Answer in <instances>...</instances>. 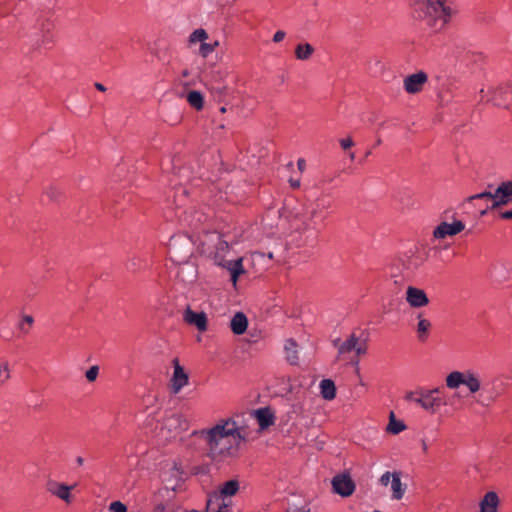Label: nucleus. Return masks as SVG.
Instances as JSON below:
<instances>
[{
    "mask_svg": "<svg viewBox=\"0 0 512 512\" xmlns=\"http://www.w3.org/2000/svg\"><path fill=\"white\" fill-rule=\"evenodd\" d=\"M192 435L204 443L206 455L214 463L236 457L245 441L242 428L232 418L220 419L212 427L195 430Z\"/></svg>",
    "mask_w": 512,
    "mask_h": 512,
    "instance_id": "nucleus-1",
    "label": "nucleus"
},
{
    "mask_svg": "<svg viewBox=\"0 0 512 512\" xmlns=\"http://www.w3.org/2000/svg\"><path fill=\"white\" fill-rule=\"evenodd\" d=\"M446 0H417L413 4L414 18L437 32L450 21L453 11L445 5Z\"/></svg>",
    "mask_w": 512,
    "mask_h": 512,
    "instance_id": "nucleus-2",
    "label": "nucleus"
},
{
    "mask_svg": "<svg viewBox=\"0 0 512 512\" xmlns=\"http://www.w3.org/2000/svg\"><path fill=\"white\" fill-rule=\"evenodd\" d=\"M331 207V201L324 196L318 197L311 208H304L302 212L293 214L292 225L296 230L305 232L310 229H316L317 220L323 221L322 212Z\"/></svg>",
    "mask_w": 512,
    "mask_h": 512,
    "instance_id": "nucleus-3",
    "label": "nucleus"
},
{
    "mask_svg": "<svg viewBox=\"0 0 512 512\" xmlns=\"http://www.w3.org/2000/svg\"><path fill=\"white\" fill-rule=\"evenodd\" d=\"M230 251V246L227 241L218 238L215 245L214 261L218 266L227 269L231 275V281L236 285L238 278L241 274L245 273L243 267V258L227 259L226 256Z\"/></svg>",
    "mask_w": 512,
    "mask_h": 512,
    "instance_id": "nucleus-4",
    "label": "nucleus"
},
{
    "mask_svg": "<svg viewBox=\"0 0 512 512\" xmlns=\"http://www.w3.org/2000/svg\"><path fill=\"white\" fill-rule=\"evenodd\" d=\"M469 202L474 200H487L491 204L487 205L485 209L481 210V215L486 214L488 209H494L502 205H507L512 202V181L502 182L494 192L484 191L470 196L467 199Z\"/></svg>",
    "mask_w": 512,
    "mask_h": 512,
    "instance_id": "nucleus-5",
    "label": "nucleus"
},
{
    "mask_svg": "<svg viewBox=\"0 0 512 512\" xmlns=\"http://www.w3.org/2000/svg\"><path fill=\"white\" fill-rule=\"evenodd\" d=\"M189 421L178 412L169 411L165 413L162 421L157 424V436L162 440H169L180 433L187 431Z\"/></svg>",
    "mask_w": 512,
    "mask_h": 512,
    "instance_id": "nucleus-6",
    "label": "nucleus"
},
{
    "mask_svg": "<svg viewBox=\"0 0 512 512\" xmlns=\"http://www.w3.org/2000/svg\"><path fill=\"white\" fill-rule=\"evenodd\" d=\"M460 385H465L471 394L480 393L483 387L479 374L473 370L453 371L447 375L446 386L449 389H457Z\"/></svg>",
    "mask_w": 512,
    "mask_h": 512,
    "instance_id": "nucleus-7",
    "label": "nucleus"
},
{
    "mask_svg": "<svg viewBox=\"0 0 512 512\" xmlns=\"http://www.w3.org/2000/svg\"><path fill=\"white\" fill-rule=\"evenodd\" d=\"M168 250L173 261L185 262L191 254V244L186 238L174 236L170 239Z\"/></svg>",
    "mask_w": 512,
    "mask_h": 512,
    "instance_id": "nucleus-8",
    "label": "nucleus"
},
{
    "mask_svg": "<svg viewBox=\"0 0 512 512\" xmlns=\"http://www.w3.org/2000/svg\"><path fill=\"white\" fill-rule=\"evenodd\" d=\"M379 483L382 486H387L389 483H391V498L393 500H401L407 489V485L403 484L401 481V472L399 471H386L379 478Z\"/></svg>",
    "mask_w": 512,
    "mask_h": 512,
    "instance_id": "nucleus-9",
    "label": "nucleus"
},
{
    "mask_svg": "<svg viewBox=\"0 0 512 512\" xmlns=\"http://www.w3.org/2000/svg\"><path fill=\"white\" fill-rule=\"evenodd\" d=\"M177 217L182 223L191 227L193 230H199L208 220L209 215L194 208L186 211L177 206Z\"/></svg>",
    "mask_w": 512,
    "mask_h": 512,
    "instance_id": "nucleus-10",
    "label": "nucleus"
},
{
    "mask_svg": "<svg viewBox=\"0 0 512 512\" xmlns=\"http://www.w3.org/2000/svg\"><path fill=\"white\" fill-rule=\"evenodd\" d=\"M333 346L337 348L339 355H345L353 351L359 356L366 353V346L360 343L359 338L355 334L349 335L345 341H341L339 338L333 340Z\"/></svg>",
    "mask_w": 512,
    "mask_h": 512,
    "instance_id": "nucleus-11",
    "label": "nucleus"
},
{
    "mask_svg": "<svg viewBox=\"0 0 512 512\" xmlns=\"http://www.w3.org/2000/svg\"><path fill=\"white\" fill-rule=\"evenodd\" d=\"M502 391V382L498 378H494L490 382L483 384L478 402L481 405H488L494 402L501 395Z\"/></svg>",
    "mask_w": 512,
    "mask_h": 512,
    "instance_id": "nucleus-12",
    "label": "nucleus"
},
{
    "mask_svg": "<svg viewBox=\"0 0 512 512\" xmlns=\"http://www.w3.org/2000/svg\"><path fill=\"white\" fill-rule=\"evenodd\" d=\"M464 229L465 224L461 220H454L452 223L443 221L433 230V237L442 240L448 236H455Z\"/></svg>",
    "mask_w": 512,
    "mask_h": 512,
    "instance_id": "nucleus-13",
    "label": "nucleus"
},
{
    "mask_svg": "<svg viewBox=\"0 0 512 512\" xmlns=\"http://www.w3.org/2000/svg\"><path fill=\"white\" fill-rule=\"evenodd\" d=\"M333 492L348 497L355 491V483L348 474H338L332 479Z\"/></svg>",
    "mask_w": 512,
    "mask_h": 512,
    "instance_id": "nucleus-14",
    "label": "nucleus"
},
{
    "mask_svg": "<svg viewBox=\"0 0 512 512\" xmlns=\"http://www.w3.org/2000/svg\"><path fill=\"white\" fill-rule=\"evenodd\" d=\"M75 486L76 485L69 486L55 480H49L46 484V489L51 495L69 504L72 501L71 490Z\"/></svg>",
    "mask_w": 512,
    "mask_h": 512,
    "instance_id": "nucleus-15",
    "label": "nucleus"
},
{
    "mask_svg": "<svg viewBox=\"0 0 512 512\" xmlns=\"http://www.w3.org/2000/svg\"><path fill=\"white\" fill-rule=\"evenodd\" d=\"M427 81V74L424 71H419L405 77L403 81L404 89L409 94L419 93Z\"/></svg>",
    "mask_w": 512,
    "mask_h": 512,
    "instance_id": "nucleus-16",
    "label": "nucleus"
},
{
    "mask_svg": "<svg viewBox=\"0 0 512 512\" xmlns=\"http://www.w3.org/2000/svg\"><path fill=\"white\" fill-rule=\"evenodd\" d=\"M440 393V388L425 390L422 408L431 414L436 413L439 407L445 404L443 399L439 396Z\"/></svg>",
    "mask_w": 512,
    "mask_h": 512,
    "instance_id": "nucleus-17",
    "label": "nucleus"
},
{
    "mask_svg": "<svg viewBox=\"0 0 512 512\" xmlns=\"http://www.w3.org/2000/svg\"><path fill=\"white\" fill-rule=\"evenodd\" d=\"M183 320L195 326L199 331L204 332L207 330V315L204 312H195L189 306L183 313Z\"/></svg>",
    "mask_w": 512,
    "mask_h": 512,
    "instance_id": "nucleus-18",
    "label": "nucleus"
},
{
    "mask_svg": "<svg viewBox=\"0 0 512 512\" xmlns=\"http://www.w3.org/2000/svg\"><path fill=\"white\" fill-rule=\"evenodd\" d=\"M174 372L171 378V388L174 394L180 392V390L188 384V374L184 371L183 367L179 364L177 358L173 360Z\"/></svg>",
    "mask_w": 512,
    "mask_h": 512,
    "instance_id": "nucleus-19",
    "label": "nucleus"
},
{
    "mask_svg": "<svg viewBox=\"0 0 512 512\" xmlns=\"http://www.w3.org/2000/svg\"><path fill=\"white\" fill-rule=\"evenodd\" d=\"M406 301L413 308H421L429 303V299L423 289L409 286L406 291Z\"/></svg>",
    "mask_w": 512,
    "mask_h": 512,
    "instance_id": "nucleus-20",
    "label": "nucleus"
},
{
    "mask_svg": "<svg viewBox=\"0 0 512 512\" xmlns=\"http://www.w3.org/2000/svg\"><path fill=\"white\" fill-rule=\"evenodd\" d=\"M37 29L39 30V34L36 33V42L39 47H47L53 43L52 22L48 20L41 21L38 23Z\"/></svg>",
    "mask_w": 512,
    "mask_h": 512,
    "instance_id": "nucleus-21",
    "label": "nucleus"
},
{
    "mask_svg": "<svg viewBox=\"0 0 512 512\" xmlns=\"http://www.w3.org/2000/svg\"><path fill=\"white\" fill-rule=\"evenodd\" d=\"M480 512H498L499 497L496 492H487L480 501Z\"/></svg>",
    "mask_w": 512,
    "mask_h": 512,
    "instance_id": "nucleus-22",
    "label": "nucleus"
},
{
    "mask_svg": "<svg viewBox=\"0 0 512 512\" xmlns=\"http://www.w3.org/2000/svg\"><path fill=\"white\" fill-rule=\"evenodd\" d=\"M260 429L264 430L274 424L275 416L270 408H260L253 411Z\"/></svg>",
    "mask_w": 512,
    "mask_h": 512,
    "instance_id": "nucleus-23",
    "label": "nucleus"
},
{
    "mask_svg": "<svg viewBox=\"0 0 512 512\" xmlns=\"http://www.w3.org/2000/svg\"><path fill=\"white\" fill-rule=\"evenodd\" d=\"M284 353L286 361L291 365L299 364V351L297 342L289 338L285 341L284 344Z\"/></svg>",
    "mask_w": 512,
    "mask_h": 512,
    "instance_id": "nucleus-24",
    "label": "nucleus"
},
{
    "mask_svg": "<svg viewBox=\"0 0 512 512\" xmlns=\"http://www.w3.org/2000/svg\"><path fill=\"white\" fill-rule=\"evenodd\" d=\"M248 326V319L242 312H237L230 321V328L235 335L245 333Z\"/></svg>",
    "mask_w": 512,
    "mask_h": 512,
    "instance_id": "nucleus-25",
    "label": "nucleus"
},
{
    "mask_svg": "<svg viewBox=\"0 0 512 512\" xmlns=\"http://www.w3.org/2000/svg\"><path fill=\"white\" fill-rule=\"evenodd\" d=\"M418 324L416 327L417 337L419 341L425 342L429 336V330L431 328V322L428 319L422 318V315L418 314Z\"/></svg>",
    "mask_w": 512,
    "mask_h": 512,
    "instance_id": "nucleus-26",
    "label": "nucleus"
},
{
    "mask_svg": "<svg viewBox=\"0 0 512 512\" xmlns=\"http://www.w3.org/2000/svg\"><path fill=\"white\" fill-rule=\"evenodd\" d=\"M320 393L325 400H333L336 396V386L331 379H323L320 382Z\"/></svg>",
    "mask_w": 512,
    "mask_h": 512,
    "instance_id": "nucleus-27",
    "label": "nucleus"
},
{
    "mask_svg": "<svg viewBox=\"0 0 512 512\" xmlns=\"http://www.w3.org/2000/svg\"><path fill=\"white\" fill-rule=\"evenodd\" d=\"M239 490V482L235 479L229 480L225 482L221 489L220 493L217 496H220V499L223 501V497L233 496Z\"/></svg>",
    "mask_w": 512,
    "mask_h": 512,
    "instance_id": "nucleus-28",
    "label": "nucleus"
},
{
    "mask_svg": "<svg viewBox=\"0 0 512 512\" xmlns=\"http://www.w3.org/2000/svg\"><path fill=\"white\" fill-rule=\"evenodd\" d=\"M227 505L220 499L217 494L209 496L206 503L205 512H222Z\"/></svg>",
    "mask_w": 512,
    "mask_h": 512,
    "instance_id": "nucleus-29",
    "label": "nucleus"
},
{
    "mask_svg": "<svg viewBox=\"0 0 512 512\" xmlns=\"http://www.w3.org/2000/svg\"><path fill=\"white\" fill-rule=\"evenodd\" d=\"M314 53V48L311 44H298L295 48V57L298 60H308Z\"/></svg>",
    "mask_w": 512,
    "mask_h": 512,
    "instance_id": "nucleus-30",
    "label": "nucleus"
},
{
    "mask_svg": "<svg viewBox=\"0 0 512 512\" xmlns=\"http://www.w3.org/2000/svg\"><path fill=\"white\" fill-rule=\"evenodd\" d=\"M187 101L196 110H201L204 106V98L201 92L193 90L187 94Z\"/></svg>",
    "mask_w": 512,
    "mask_h": 512,
    "instance_id": "nucleus-31",
    "label": "nucleus"
},
{
    "mask_svg": "<svg viewBox=\"0 0 512 512\" xmlns=\"http://www.w3.org/2000/svg\"><path fill=\"white\" fill-rule=\"evenodd\" d=\"M406 429V426L403 421L396 420L395 415L393 412L390 413L389 416V423L387 425V431L391 434H399L400 432L404 431Z\"/></svg>",
    "mask_w": 512,
    "mask_h": 512,
    "instance_id": "nucleus-32",
    "label": "nucleus"
},
{
    "mask_svg": "<svg viewBox=\"0 0 512 512\" xmlns=\"http://www.w3.org/2000/svg\"><path fill=\"white\" fill-rule=\"evenodd\" d=\"M491 274L496 281L501 282L508 278L509 269L506 267L505 264L498 263L493 266Z\"/></svg>",
    "mask_w": 512,
    "mask_h": 512,
    "instance_id": "nucleus-33",
    "label": "nucleus"
},
{
    "mask_svg": "<svg viewBox=\"0 0 512 512\" xmlns=\"http://www.w3.org/2000/svg\"><path fill=\"white\" fill-rule=\"evenodd\" d=\"M208 37L209 36H208L207 31L203 28H199V29L194 30L189 35V43L194 44V43L200 42L202 44V43L206 42Z\"/></svg>",
    "mask_w": 512,
    "mask_h": 512,
    "instance_id": "nucleus-34",
    "label": "nucleus"
},
{
    "mask_svg": "<svg viewBox=\"0 0 512 512\" xmlns=\"http://www.w3.org/2000/svg\"><path fill=\"white\" fill-rule=\"evenodd\" d=\"M219 46V41H214L213 43H202L200 44L198 54L203 57L207 58L211 53L214 52V50Z\"/></svg>",
    "mask_w": 512,
    "mask_h": 512,
    "instance_id": "nucleus-35",
    "label": "nucleus"
},
{
    "mask_svg": "<svg viewBox=\"0 0 512 512\" xmlns=\"http://www.w3.org/2000/svg\"><path fill=\"white\" fill-rule=\"evenodd\" d=\"M424 391L425 390L409 391L405 395V400L414 402L422 408L423 401H424L423 400L424 399Z\"/></svg>",
    "mask_w": 512,
    "mask_h": 512,
    "instance_id": "nucleus-36",
    "label": "nucleus"
},
{
    "mask_svg": "<svg viewBox=\"0 0 512 512\" xmlns=\"http://www.w3.org/2000/svg\"><path fill=\"white\" fill-rule=\"evenodd\" d=\"M33 323L34 318L31 315H24L18 324V328L23 334H28Z\"/></svg>",
    "mask_w": 512,
    "mask_h": 512,
    "instance_id": "nucleus-37",
    "label": "nucleus"
},
{
    "mask_svg": "<svg viewBox=\"0 0 512 512\" xmlns=\"http://www.w3.org/2000/svg\"><path fill=\"white\" fill-rule=\"evenodd\" d=\"M99 374V367L97 365L91 366L85 373V377L89 382H93L97 379Z\"/></svg>",
    "mask_w": 512,
    "mask_h": 512,
    "instance_id": "nucleus-38",
    "label": "nucleus"
},
{
    "mask_svg": "<svg viewBox=\"0 0 512 512\" xmlns=\"http://www.w3.org/2000/svg\"><path fill=\"white\" fill-rule=\"evenodd\" d=\"M142 260L139 257H132L127 263L126 268L130 271H136L141 267Z\"/></svg>",
    "mask_w": 512,
    "mask_h": 512,
    "instance_id": "nucleus-39",
    "label": "nucleus"
},
{
    "mask_svg": "<svg viewBox=\"0 0 512 512\" xmlns=\"http://www.w3.org/2000/svg\"><path fill=\"white\" fill-rule=\"evenodd\" d=\"M110 512H127V506L121 501H114L109 505Z\"/></svg>",
    "mask_w": 512,
    "mask_h": 512,
    "instance_id": "nucleus-40",
    "label": "nucleus"
},
{
    "mask_svg": "<svg viewBox=\"0 0 512 512\" xmlns=\"http://www.w3.org/2000/svg\"><path fill=\"white\" fill-rule=\"evenodd\" d=\"M10 377V370L8 363H4L2 366L0 365V382H4L5 380L9 379Z\"/></svg>",
    "mask_w": 512,
    "mask_h": 512,
    "instance_id": "nucleus-41",
    "label": "nucleus"
},
{
    "mask_svg": "<svg viewBox=\"0 0 512 512\" xmlns=\"http://www.w3.org/2000/svg\"><path fill=\"white\" fill-rule=\"evenodd\" d=\"M339 143H340V146L342 147V149H344V150H347L354 145V142L350 137L341 139L339 141Z\"/></svg>",
    "mask_w": 512,
    "mask_h": 512,
    "instance_id": "nucleus-42",
    "label": "nucleus"
},
{
    "mask_svg": "<svg viewBox=\"0 0 512 512\" xmlns=\"http://www.w3.org/2000/svg\"><path fill=\"white\" fill-rule=\"evenodd\" d=\"M228 88L224 85H218L217 87H212L213 93L219 94V99L221 100V96L227 92Z\"/></svg>",
    "mask_w": 512,
    "mask_h": 512,
    "instance_id": "nucleus-43",
    "label": "nucleus"
},
{
    "mask_svg": "<svg viewBox=\"0 0 512 512\" xmlns=\"http://www.w3.org/2000/svg\"><path fill=\"white\" fill-rule=\"evenodd\" d=\"M46 194L51 200H57L58 196L60 195V192L56 188L52 187L49 190H47Z\"/></svg>",
    "mask_w": 512,
    "mask_h": 512,
    "instance_id": "nucleus-44",
    "label": "nucleus"
},
{
    "mask_svg": "<svg viewBox=\"0 0 512 512\" xmlns=\"http://www.w3.org/2000/svg\"><path fill=\"white\" fill-rule=\"evenodd\" d=\"M286 36V33L282 30H278L275 32L274 36H273V41L275 43H279L281 42Z\"/></svg>",
    "mask_w": 512,
    "mask_h": 512,
    "instance_id": "nucleus-45",
    "label": "nucleus"
},
{
    "mask_svg": "<svg viewBox=\"0 0 512 512\" xmlns=\"http://www.w3.org/2000/svg\"><path fill=\"white\" fill-rule=\"evenodd\" d=\"M499 217L504 220L512 219V209L507 211H502L499 213Z\"/></svg>",
    "mask_w": 512,
    "mask_h": 512,
    "instance_id": "nucleus-46",
    "label": "nucleus"
},
{
    "mask_svg": "<svg viewBox=\"0 0 512 512\" xmlns=\"http://www.w3.org/2000/svg\"><path fill=\"white\" fill-rule=\"evenodd\" d=\"M297 165H298V168H299L300 170H303V169L305 168V166H306V162H305V160H304V159L300 158V159H298V161H297Z\"/></svg>",
    "mask_w": 512,
    "mask_h": 512,
    "instance_id": "nucleus-47",
    "label": "nucleus"
},
{
    "mask_svg": "<svg viewBox=\"0 0 512 512\" xmlns=\"http://www.w3.org/2000/svg\"><path fill=\"white\" fill-rule=\"evenodd\" d=\"M94 86H95V88H96L97 90H99V91H101V92L106 91V87H105L103 84L99 83V82H96V83L94 84Z\"/></svg>",
    "mask_w": 512,
    "mask_h": 512,
    "instance_id": "nucleus-48",
    "label": "nucleus"
},
{
    "mask_svg": "<svg viewBox=\"0 0 512 512\" xmlns=\"http://www.w3.org/2000/svg\"><path fill=\"white\" fill-rule=\"evenodd\" d=\"M75 461L78 466H82L84 464V458L81 456L76 457Z\"/></svg>",
    "mask_w": 512,
    "mask_h": 512,
    "instance_id": "nucleus-49",
    "label": "nucleus"
},
{
    "mask_svg": "<svg viewBox=\"0 0 512 512\" xmlns=\"http://www.w3.org/2000/svg\"><path fill=\"white\" fill-rule=\"evenodd\" d=\"M172 472H173V475H178L181 473L180 468L176 464L173 465Z\"/></svg>",
    "mask_w": 512,
    "mask_h": 512,
    "instance_id": "nucleus-50",
    "label": "nucleus"
},
{
    "mask_svg": "<svg viewBox=\"0 0 512 512\" xmlns=\"http://www.w3.org/2000/svg\"><path fill=\"white\" fill-rule=\"evenodd\" d=\"M226 111H227L226 106H222V107H220V112H221V113H225Z\"/></svg>",
    "mask_w": 512,
    "mask_h": 512,
    "instance_id": "nucleus-51",
    "label": "nucleus"
},
{
    "mask_svg": "<svg viewBox=\"0 0 512 512\" xmlns=\"http://www.w3.org/2000/svg\"><path fill=\"white\" fill-rule=\"evenodd\" d=\"M292 186H293V187H299V186H300L299 181L293 182V183H292Z\"/></svg>",
    "mask_w": 512,
    "mask_h": 512,
    "instance_id": "nucleus-52",
    "label": "nucleus"
},
{
    "mask_svg": "<svg viewBox=\"0 0 512 512\" xmlns=\"http://www.w3.org/2000/svg\"><path fill=\"white\" fill-rule=\"evenodd\" d=\"M349 157H350L351 160H354V158H355L354 152L350 153Z\"/></svg>",
    "mask_w": 512,
    "mask_h": 512,
    "instance_id": "nucleus-53",
    "label": "nucleus"
},
{
    "mask_svg": "<svg viewBox=\"0 0 512 512\" xmlns=\"http://www.w3.org/2000/svg\"><path fill=\"white\" fill-rule=\"evenodd\" d=\"M188 75H189V72H188L187 70H184V71H183V76H184V77H187Z\"/></svg>",
    "mask_w": 512,
    "mask_h": 512,
    "instance_id": "nucleus-54",
    "label": "nucleus"
},
{
    "mask_svg": "<svg viewBox=\"0 0 512 512\" xmlns=\"http://www.w3.org/2000/svg\"><path fill=\"white\" fill-rule=\"evenodd\" d=\"M185 512H200V511L195 510V509H192V510H187V511H185Z\"/></svg>",
    "mask_w": 512,
    "mask_h": 512,
    "instance_id": "nucleus-55",
    "label": "nucleus"
},
{
    "mask_svg": "<svg viewBox=\"0 0 512 512\" xmlns=\"http://www.w3.org/2000/svg\"><path fill=\"white\" fill-rule=\"evenodd\" d=\"M182 194L186 193V190L184 188L181 189Z\"/></svg>",
    "mask_w": 512,
    "mask_h": 512,
    "instance_id": "nucleus-56",
    "label": "nucleus"
}]
</instances>
